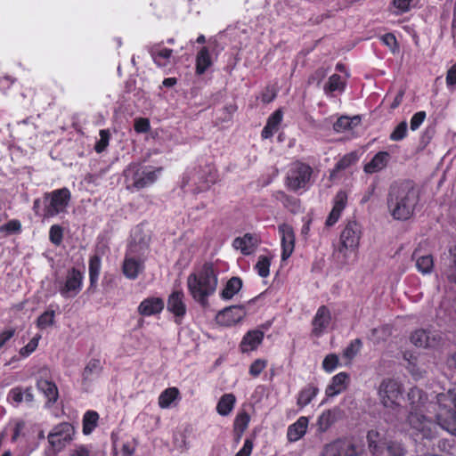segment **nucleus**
Instances as JSON below:
<instances>
[{"instance_id": "1", "label": "nucleus", "mask_w": 456, "mask_h": 456, "mask_svg": "<svg viewBox=\"0 0 456 456\" xmlns=\"http://www.w3.org/2000/svg\"><path fill=\"white\" fill-rule=\"evenodd\" d=\"M419 200V193L411 181L394 182L387 195L388 213L395 220L407 221L414 215Z\"/></svg>"}, {"instance_id": "2", "label": "nucleus", "mask_w": 456, "mask_h": 456, "mask_svg": "<svg viewBox=\"0 0 456 456\" xmlns=\"http://www.w3.org/2000/svg\"><path fill=\"white\" fill-rule=\"evenodd\" d=\"M218 273L213 263L205 262L200 269L189 274L187 288L191 297L202 307L208 305V297L216 290Z\"/></svg>"}, {"instance_id": "3", "label": "nucleus", "mask_w": 456, "mask_h": 456, "mask_svg": "<svg viewBox=\"0 0 456 456\" xmlns=\"http://www.w3.org/2000/svg\"><path fill=\"white\" fill-rule=\"evenodd\" d=\"M71 193L67 187L45 192L43 195V218H51L64 213L70 202Z\"/></svg>"}, {"instance_id": "4", "label": "nucleus", "mask_w": 456, "mask_h": 456, "mask_svg": "<svg viewBox=\"0 0 456 456\" xmlns=\"http://www.w3.org/2000/svg\"><path fill=\"white\" fill-rule=\"evenodd\" d=\"M218 180L217 169L212 164H206L194 168L183 178V185L193 182L196 185L194 191L200 193L208 191Z\"/></svg>"}, {"instance_id": "5", "label": "nucleus", "mask_w": 456, "mask_h": 456, "mask_svg": "<svg viewBox=\"0 0 456 456\" xmlns=\"http://www.w3.org/2000/svg\"><path fill=\"white\" fill-rule=\"evenodd\" d=\"M313 175L314 169L309 164L297 160L288 173L286 186L293 191H305L311 185Z\"/></svg>"}, {"instance_id": "6", "label": "nucleus", "mask_w": 456, "mask_h": 456, "mask_svg": "<svg viewBox=\"0 0 456 456\" xmlns=\"http://www.w3.org/2000/svg\"><path fill=\"white\" fill-rule=\"evenodd\" d=\"M163 171V167H156L152 171H143L141 173V168L138 164L132 163L124 171V175L126 180H131V184H128L126 188L128 190L135 189L141 190L151 184H153L157 180L158 176Z\"/></svg>"}, {"instance_id": "7", "label": "nucleus", "mask_w": 456, "mask_h": 456, "mask_svg": "<svg viewBox=\"0 0 456 456\" xmlns=\"http://www.w3.org/2000/svg\"><path fill=\"white\" fill-rule=\"evenodd\" d=\"M403 385L394 379H384L379 384L378 395L381 404L387 409L395 410L401 407Z\"/></svg>"}, {"instance_id": "8", "label": "nucleus", "mask_w": 456, "mask_h": 456, "mask_svg": "<svg viewBox=\"0 0 456 456\" xmlns=\"http://www.w3.org/2000/svg\"><path fill=\"white\" fill-rule=\"evenodd\" d=\"M437 406L436 418L437 424L450 434L456 435V411L450 408L449 395L440 393L436 395Z\"/></svg>"}, {"instance_id": "9", "label": "nucleus", "mask_w": 456, "mask_h": 456, "mask_svg": "<svg viewBox=\"0 0 456 456\" xmlns=\"http://www.w3.org/2000/svg\"><path fill=\"white\" fill-rule=\"evenodd\" d=\"M427 412L409 411L406 421L415 435L432 439L436 435V423L426 416Z\"/></svg>"}, {"instance_id": "10", "label": "nucleus", "mask_w": 456, "mask_h": 456, "mask_svg": "<svg viewBox=\"0 0 456 456\" xmlns=\"http://www.w3.org/2000/svg\"><path fill=\"white\" fill-rule=\"evenodd\" d=\"M74 435V427L69 422L55 426L47 436L51 449L54 453L61 452L73 440Z\"/></svg>"}, {"instance_id": "11", "label": "nucleus", "mask_w": 456, "mask_h": 456, "mask_svg": "<svg viewBox=\"0 0 456 456\" xmlns=\"http://www.w3.org/2000/svg\"><path fill=\"white\" fill-rule=\"evenodd\" d=\"M84 273L76 267L68 270L65 280L58 282V291L63 298L77 297L83 287Z\"/></svg>"}, {"instance_id": "12", "label": "nucleus", "mask_w": 456, "mask_h": 456, "mask_svg": "<svg viewBox=\"0 0 456 456\" xmlns=\"http://www.w3.org/2000/svg\"><path fill=\"white\" fill-rule=\"evenodd\" d=\"M409 411L431 412L436 411L437 401L432 402L428 395L418 387L410 388L407 394Z\"/></svg>"}, {"instance_id": "13", "label": "nucleus", "mask_w": 456, "mask_h": 456, "mask_svg": "<svg viewBox=\"0 0 456 456\" xmlns=\"http://www.w3.org/2000/svg\"><path fill=\"white\" fill-rule=\"evenodd\" d=\"M360 224L354 221L348 222L340 234V246L338 251L346 256V252L357 249L361 238Z\"/></svg>"}, {"instance_id": "14", "label": "nucleus", "mask_w": 456, "mask_h": 456, "mask_svg": "<svg viewBox=\"0 0 456 456\" xmlns=\"http://www.w3.org/2000/svg\"><path fill=\"white\" fill-rule=\"evenodd\" d=\"M358 454V446L351 437L338 438L326 444L323 449L324 456H357Z\"/></svg>"}, {"instance_id": "15", "label": "nucleus", "mask_w": 456, "mask_h": 456, "mask_svg": "<svg viewBox=\"0 0 456 456\" xmlns=\"http://www.w3.org/2000/svg\"><path fill=\"white\" fill-rule=\"evenodd\" d=\"M332 317L329 307L322 305L318 307L313 320L311 334L315 338L322 337L328 330Z\"/></svg>"}, {"instance_id": "16", "label": "nucleus", "mask_w": 456, "mask_h": 456, "mask_svg": "<svg viewBox=\"0 0 456 456\" xmlns=\"http://www.w3.org/2000/svg\"><path fill=\"white\" fill-rule=\"evenodd\" d=\"M246 315L243 305H235L224 308L216 316V321L222 326L230 327L240 322Z\"/></svg>"}, {"instance_id": "17", "label": "nucleus", "mask_w": 456, "mask_h": 456, "mask_svg": "<svg viewBox=\"0 0 456 456\" xmlns=\"http://www.w3.org/2000/svg\"><path fill=\"white\" fill-rule=\"evenodd\" d=\"M167 309L175 317V322L180 324L182 319L186 314V305L184 302V293L182 289L174 290L167 298Z\"/></svg>"}, {"instance_id": "18", "label": "nucleus", "mask_w": 456, "mask_h": 456, "mask_svg": "<svg viewBox=\"0 0 456 456\" xmlns=\"http://www.w3.org/2000/svg\"><path fill=\"white\" fill-rule=\"evenodd\" d=\"M281 242V259L287 260L295 248V232L291 225L281 224L278 226Z\"/></svg>"}, {"instance_id": "19", "label": "nucleus", "mask_w": 456, "mask_h": 456, "mask_svg": "<svg viewBox=\"0 0 456 456\" xmlns=\"http://www.w3.org/2000/svg\"><path fill=\"white\" fill-rule=\"evenodd\" d=\"M265 333L259 330H251L246 332L239 345L242 354H249L256 351L263 343Z\"/></svg>"}, {"instance_id": "20", "label": "nucleus", "mask_w": 456, "mask_h": 456, "mask_svg": "<svg viewBox=\"0 0 456 456\" xmlns=\"http://www.w3.org/2000/svg\"><path fill=\"white\" fill-rule=\"evenodd\" d=\"M410 340L419 347H435L438 344L440 337L429 330L419 329L411 334Z\"/></svg>"}, {"instance_id": "21", "label": "nucleus", "mask_w": 456, "mask_h": 456, "mask_svg": "<svg viewBox=\"0 0 456 456\" xmlns=\"http://www.w3.org/2000/svg\"><path fill=\"white\" fill-rule=\"evenodd\" d=\"M165 307V302L161 297H149L144 298L137 307V312L143 317L160 314Z\"/></svg>"}, {"instance_id": "22", "label": "nucleus", "mask_w": 456, "mask_h": 456, "mask_svg": "<svg viewBox=\"0 0 456 456\" xmlns=\"http://www.w3.org/2000/svg\"><path fill=\"white\" fill-rule=\"evenodd\" d=\"M411 259L415 261V265L423 275L430 274L434 270V257L431 254H422L419 247L416 248L411 255Z\"/></svg>"}, {"instance_id": "23", "label": "nucleus", "mask_w": 456, "mask_h": 456, "mask_svg": "<svg viewBox=\"0 0 456 456\" xmlns=\"http://www.w3.org/2000/svg\"><path fill=\"white\" fill-rule=\"evenodd\" d=\"M149 53L158 67L165 68L170 64L173 50L156 44L150 47Z\"/></svg>"}, {"instance_id": "24", "label": "nucleus", "mask_w": 456, "mask_h": 456, "mask_svg": "<svg viewBox=\"0 0 456 456\" xmlns=\"http://www.w3.org/2000/svg\"><path fill=\"white\" fill-rule=\"evenodd\" d=\"M349 382V375L345 372H339L332 377L330 383L327 386L325 394L328 397H333L346 389Z\"/></svg>"}, {"instance_id": "25", "label": "nucleus", "mask_w": 456, "mask_h": 456, "mask_svg": "<svg viewBox=\"0 0 456 456\" xmlns=\"http://www.w3.org/2000/svg\"><path fill=\"white\" fill-rule=\"evenodd\" d=\"M37 388L47 399V403L50 405L54 404L59 399V389L56 384L48 379H39L37 381Z\"/></svg>"}, {"instance_id": "26", "label": "nucleus", "mask_w": 456, "mask_h": 456, "mask_svg": "<svg viewBox=\"0 0 456 456\" xmlns=\"http://www.w3.org/2000/svg\"><path fill=\"white\" fill-rule=\"evenodd\" d=\"M283 111L281 109L276 110L267 118L266 124L261 132L262 139H269L278 131L282 121Z\"/></svg>"}, {"instance_id": "27", "label": "nucleus", "mask_w": 456, "mask_h": 456, "mask_svg": "<svg viewBox=\"0 0 456 456\" xmlns=\"http://www.w3.org/2000/svg\"><path fill=\"white\" fill-rule=\"evenodd\" d=\"M367 442L369 450L373 456H384L386 443L379 432L373 429L369 430Z\"/></svg>"}, {"instance_id": "28", "label": "nucleus", "mask_w": 456, "mask_h": 456, "mask_svg": "<svg viewBox=\"0 0 456 456\" xmlns=\"http://www.w3.org/2000/svg\"><path fill=\"white\" fill-rule=\"evenodd\" d=\"M390 155L387 151H379L371 160L366 163L363 170L367 174H374L383 170L388 164Z\"/></svg>"}, {"instance_id": "29", "label": "nucleus", "mask_w": 456, "mask_h": 456, "mask_svg": "<svg viewBox=\"0 0 456 456\" xmlns=\"http://www.w3.org/2000/svg\"><path fill=\"white\" fill-rule=\"evenodd\" d=\"M143 269L144 265L141 260L127 256H125L122 272L127 279L135 280Z\"/></svg>"}, {"instance_id": "30", "label": "nucleus", "mask_w": 456, "mask_h": 456, "mask_svg": "<svg viewBox=\"0 0 456 456\" xmlns=\"http://www.w3.org/2000/svg\"><path fill=\"white\" fill-rule=\"evenodd\" d=\"M443 274L450 284L456 287V246L451 247L448 250Z\"/></svg>"}, {"instance_id": "31", "label": "nucleus", "mask_w": 456, "mask_h": 456, "mask_svg": "<svg viewBox=\"0 0 456 456\" xmlns=\"http://www.w3.org/2000/svg\"><path fill=\"white\" fill-rule=\"evenodd\" d=\"M103 366L101 363V360L98 358H92L86 364L81 377L82 383L88 384L91 383L94 377H98L102 372Z\"/></svg>"}, {"instance_id": "32", "label": "nucleus", "mask_w": 456, "mask_h": 456, "mask_svg": "<svg viewBox=\"0 0 456 456\" xmlns=\"http://www.w3.org/2000/svg\"><path fill=\"white\" fill-rule=\"evenodd\" d=\"M308 427V419L300 417L295 423L288 428L287 437L289 442H297L306 433Z\"/></svg>"}, {"instance_id": "33", "label": "nucleus", "mask_w": 456, "mask_h": 456, "mask_svg": "<svg viewBox=\"0 0 456 456\" xmlns=\"http://www.w3.org/2000/svg\"><path fill=\"white\" fill-rule=\"evenodd\" d=\"M242 280L238 276H233L227 281L224 289L219 293V297L223 300H231L242 289Z\"/></svg>"}, {"instance_id": "34", "label": "nucleus", "mask_w": 456, "mask_h": 456, "mask_svg": "<svg viewBox=\"0 0 456 456\" xmlns=\"http://www.w3.org/2000/svg\"><path fill=\"white\" fill-rule=\"evenodd\" d=\"M213 65L209 50L203 46L196 55L195 73L203 75Z\"/></svg>"}, {"instance_id": "35", "label": "nucleus", "mask_w": 456, "mask_h": 456, "mask_svg": "<svg viewBox=\"0 0 456 456\" xmlns=\"http://www.w3.org/2000/svg\"><path fill=\"white\" fill-rule=\"evenodd\" d=\"M273 196L275 200L280 201L289 212L296 214L300 211L301 204L299 199L289 195L282 191H276Z\"/></svg>"}, {"instance_id": "36", "label": "nucleus", "mask_w": 456, "mask_h": 456, "mask_svg": "<svg viewBox=\"0 0 456 456\" xmlns=\"http://www.w3.org/2000/svg\"><path fill=\"white\" fill-rule=\"evenodd\" d=\"M319 393V388L313 383L307 384L298 393L297 405L299 409L307 406Z\"/></svg>"}, {"instance_id": "37", "label": "nucleus", "mask_w": 456, "mask_h": 456, "mask_svg": "<svg viewBox=\"0 0 456 456\" xmlns=\"http://www.w3.org/2000/svg\"><path fill=\"white\" fill-rule=\"evenodd\" d=\"M235 403L236 396L232 393L224 394L216 404V411L221 416H228L232 411Z\"/></svg>"}, {"instance_id": "38", "label": "nucleus", "mask_w": 456, "mask_h": 456, "mask_svg": "<svg viewBox=\"0 0 456 456\" xmlns=\"http://www.w3.org/2000/svg\"><path fill=\"white\" fill-rule=\"evenodd\" d=\"M180 391L177 387H172L163 390L158 399L159 406L161 409H167L171 406L172 403L179 399Z\"/></svg>"}, {"instance_id": "39", "label": "nucleus", "mask_w": 456, "mask_h": 456, "mask_svg": "<svg viewBox=\"0 0 456 456\" xmlns=\"http://www.w3.org/2000/svg\"><path fill=\"white\" fill-rule=\"evenodd\" d=\"M99 413L95 411L89 410L85 412L82 419V432L85 436L93 433L99 422Z\"/></svg>"}, {"instance_id": "40", "label": "nucleus", "mask_w": 456, "mask_h": 456, "mask_svg": "<svg viewBox=\"0 0 456 456\" xmlns=\"http://www.w3.org/2000/svg\"><path fill=\"white\" fill-rule=\"evenodd\" d=\"M358 158L355 152H349L344 155L330 171V177L332 179L337 176L338 173L343 171L357 161Z\"/></svg>"}, {"instance_id": "41", "label": "nucleus", "mask_w": 456, "mask_h": 456, "mask_svg": "<svg viewBox=\"0 0 456 456\" xmlns=\"http://www.w3.org/2000/svg\"><path fill=\"white\" fill-rule=\"evenodd\" d=\"M232 245L247 256L251 253V249L256 246V239L251 233H246L243 237L234 239Z\"/></svg>"}, {"instance_id": "42", "label": "nucleus", "mask_w": 456, "mask_h": 456, "mask_svg": "<svg viewBox=\"0 0 456 456\" xmlns=\"http://www.w3.org/2000/svg\"><path fill=\"white\" fill-rule=\"evenodd\" d=\"M336 409L324 411L317 420L318 429L326 432L337 421Z\"/></svg>"}, {"instance_id": "43", "label": "nucleus", "mask_w": 456, "mask_h": 456, "mask_svg": "<svg viewBox=\"0 0 456 456\" xmlns=\"http://www.w3.org/2000/svg\"><path fill=\"white\" fill-rule=\"evenodd\" d=\"M271 257L265 255L258 256L257 262L255 265V270L257 274L262 278H266L270 274Z\"/></svg>"}, {"instance_id": "44", "label": "nucleus", "mask_w": 456, "mask_h": 456, "mask_svg": "<svg viewBox=\"0 0 456 456\" xmlns=\"http://www.w3.org/2000/svg\"><path fill=\"white\" fill-rule=\"evenodd\" d=\"M346 84L342 81V77L338 74H333L329 77L324 86L326 92L344 91Z\"/></svg>"}, {"instance_id": "45", "label": "nucleus", "mask_w": 456, "mask_h": 456, "mask_svg": "<svg viewBox=\"0 0 456 456\" xmlns=\"http://www.w3.org/2000/svg\"><path fill=\"white\" fill-rule=\"evenodd\" d=\"M250 422V416L246 411H240L233 421V430L246 431Z\"/></svg>"}, {"instance_id": "46", "label": "nucleus", "mask_w": 456, "mask_h": 456, "mask_svg": "<svg viewBox=\"0 0 456 456\" xmlns=\"http://www.w3.org/2000/svg\"><path fill=\"white\" fill-rule=\"evenodd\" d=\"M237 105L235 103H230L225 105L220 110V116L216 118L217 123L224 124L232 120L233 114L237 111Z\"/></svg>"}, {"instance_id": "47", "label": "nucleus", "mask_w": 456, "mask_h": 456, "mask_svg": "<svg viewBox=\"0 0 456 456\" xmlns=\"http://www.w3.org/2000/svg\"><path fill=\"white\" fill-rule=\"evenodd\" d=\"M55 312L53 310L45 311L37 319V327L40 330H45L54 323Z\"/></svg>"}, {"instance_id": "48", "label": "nucleus", "mask_w": 456, "mask_h": 456, "mask_svg": "<svg viewBox=\"0 0 456 456\" xmlns=\"http://www.w3.org/2000/svg\"><path fill=\"white\" fill-rule=\"evenodd\" d=\"M354 119H360V118L354 117L353 118H351L347 116L339 117L337 119V121L333 124L334 131L341 133L352 129Z\"/></svg>"}, {"instance_id": "49", "label": "nucleus", "mask_w": 456, "mask_h": 456, "mask_svg": "<svg viewBox=\"0 0 456 456\" xmlns=\"http://www.w3.org/2000/svg\"><path fill=\"white\" fill-rule=\"evenodd\" d=\"M385 451L388 456H406L407 450L402 443L396 441H390L386 444Z\"/></svg>"}, {"instance_id": "50", "label": "nucleus", "mask_w": 456, "mask_h": 456, "mask_svg": "<svg viewBox=\"0 0 456 456\" xmlns=\"http://www.w3.org/2000/svg\"><path fill=\"white\" fill-rule=\"evenodd\" d=\"M408 125L405 120L401 121L392 131L389 139L393 142H400L407 136Z\"/></svg>"}, {"instance_id": "51", "label": "nucleus", "mask_w": 456, "mask_h": 456, "mask_svg": "<svg viewBox=\"0 0 456 456\" xmlns=\"http://www.w3.org/2000/svg\"><path fill=\"white\" fill-rule=\"evenodd\" d=\"M362 346V342L360 338H355L345 348L343 356L348 360H352L359 353Z\"/></svg>"}, {"instance_id": "52", "label": "nucleus", "mask_w": 456, "mask_h": 456, "mask_svg": "<svg viewBox=\"0 0 456 456\" xmlns=\"http://www.w3.org/2000/svg\"><path fill=\"white\" fill-rule=\"evenodd\" d=\"M41 339V335L37 334L34 338L30 339V341L21 347L19 351L20 355L22 358L28 357L32 353L36 351L38 346L39 340Z\"/></svg>"}, {"instance_id": "53", "label": "nucleus", "mask_w": 456, "mask_h": 456, "mask_svg": "<svg viewBox=\"0 0 456 456\" xmlns=\"http://www.w3.org/2000/svg\"><path fill=\"white\" fill-rule=\"evenodd\" d=\"M63 228L60 224H53L49 230V240L54 246H60L63 240Z\"/></svg>"}, {"instance_id": "54", "label": "nucleus", "mask_w": 456, "mask_h": 456, "mask_svg": "<svg viewBox=\"0 0 456 456\" xmlns=\"http://www.w3.org/2000/svg\"><path fill=\"white\" fill-rule=\"evenodd\" d=\"M268 362L265 359H256L248 368V374L253 378H257L267 367Z\"/></svg>"}, {"instance_id": "55", "label": "nucleus", "mask_w": 456, "mask_h": 456, "mask_svg": "<svg viewBox=\"0 0 456 456\" xmlns=\"http://www.w3.org/2000/svg\"><path fill=\"white\" fill-rule=\"evenodd\" d=\"M413 1L414 0H392L391 6L395 9L394 13L401 15L410 12Z\"/></svg>"}, {"instance_id": "56", "label": "nucleus", "mask_w": 456, "mask_h": 456, "mask_svg": "<svg viewBox=\"0 0 456 456\" xmlns=\"http://www.w3.org/2000/svg\"><path fill=\"white\" fill-rule=\"evenodd\" d=\"M347 193L340 190L338 191L333 199V208L338 209L339 212H343L347 204Z\"/></svg>"}, {"instance_id": "57", "label": "nucleus", "mask_w": 456, "mask_h": 456, "mask_svg": "<svg viewBox=\"0 0 456 456\" xmlns=\"http://www.w3.org/2000/svg\"><path fill=\"white\" fill-rule=\"evenodd\" d=\"M380 41L382 44L387 45L393 53H395L399 51V44L393 33H386L385 35L381 36Z\"/></svg>"}, {"instance_id": "58", "label": "nucleus", "mask_w": 456, "mask_h": 456, "mask_svg": "<svg viewBox=\"0 0 456 456\" xmlns=\"http://www.w3.org/2000/svg\"><path fill=\"white\" fill-rule=\"evenodd\" d=\"M338 365V357L335 354H330L325 356L322 362V369L326 372H332Z\"/></svg>"}, {"instance_id": "59", "label": "nucleus", "mask_w": 456, "mask_h": 456, "mask_svg": "<svg viewBox=\"0 0 456 456\" xmlns=\"http://www.w3.org/2000/svg\"><path fill=\"white\" fill-rule=\"evenodd\" d=\"M110 133L108 130H100V140L95 143L94 150L97 153L102 152L109 145Z\"/></svg>"}, {"instance_id": "60", "label": "nucleus", "mask_w": 456, "mask_h": 456, "mask_svg": "<svg viewBox=\"0 0 456 456\" xmlns=\"http://www.w3.org/2000/svg\"><path fill=\"white\" fill-rule=\"evenodd\" d=\"M0 231L8 233H19L21 232V224L18 219H12L3 224Z\"/></svg>"}, {"instance_id": "61", "label": "nucleus", "mask_w": 456, "mask_h": 456, "mask_svg": "<svg viewBox=\"0 0 456 456\" xmlns=\"http://www.w3.org/2000/svg\"><path fill=\"white\" fill-rule=\"evenodd\" d=\"M16 328L9 327L0 331V350L15 336Z\"/></svg>"}, {"instance_id": "62", "label": "nucleus", "mask_w": 456, "mask_h": 456, "mask_svg": "<svg viewBox=\"0 0 456 456\" xmlns=\"http://www.w3.org/2000/svg\"><path fill=\"white\" fill-rule=\"evenodd\" d=\"M277 96V91L273 86L268 85L261 93V101L264 103H270Z\"/></svg>"}, {"instance_id": "63", "label": "nucleus", "mask_w": 456, "mask_h": 456, "mask_svg": "<svg viewBox=\"0 0 456 456\" xmlns=\"http://www.w3.org/2000/svg\"><path fill=\"white\" fill-rule=\"evenodd\" d=\"M7 400L12 403L19 404L23 401V388L21 387H16L12 388L8 395Z\"/></svg>"}, {"instance_id": "64", "label": "nucleus", "mask_w": 456, "mask_h": 456, "mask_svg": "<svg viewBox=\"0 0 456 456\" xmlns=\"http://www.w3.org/2000/svg\"><path fill=\"white\" fill-rule=\"evenodd\" d=\"M427 114L426 111L420 110L413 114L410 121V127L412 131H415L419 128L424 120L426 119Z\"/></svg>"}]
</instances>
